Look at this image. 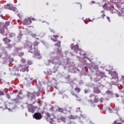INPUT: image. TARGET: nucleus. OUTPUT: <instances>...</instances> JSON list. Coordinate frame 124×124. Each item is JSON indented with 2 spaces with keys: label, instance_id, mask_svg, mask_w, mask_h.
Returning <instances> with one entry per match:
<instances>
[{
  "label": "nucleus",
  "instance_id": "1",
  "mask_svg": "<svg viewBox=\"0 0 124 124\" xmlns=\"http://www.w3.org/2000/svg\"><path fill=\"white\" fill-rule=\"evenodd\" d=\"M39 45V43L36 42H35L33 44V46L34 47L33 51H32V44L31 43H27V50L28 52L30 53H34V56L33 58H35V59H41L42 57L40 55V52H39V50H38V48L36 47Z\"/></svg>",
  "mask_w": 124,
  "mask_h": 124
},
{
  "label": "nucleus",
  "instance_id": "2",
  "mask_svg": "<svg viewBox=\"0 0 124 124\" xmlns=\"http://www.w3.org/2000/svg\"><path fill=\"white\" fill-rule=\"evenodd\" d=\"M5 8L9 10H12L15 13H18V10L15 7L13 6L12 4H7L6 5H5Z\"/></svg>",
  "mask_w": 124,
  "mask_h": 124
},
{
  "label": "nucleus",
  "instance_id": "3",
  "mask_svg": "<svg viewBox=\"0 0 124 124\" xmlns=\"http://www.w3.org/2000/svg\"><path fill=\"white\" fill-rule=\"evenodd\" d=\"M42 84H43L42 80H38L36 82V87L39 92H42L44 90L42 87Z\"/></svg>",
  "mask_w": 124,
  "mask_h": 124
},
{
  "label": "nucleus",
  "instance_id": "4",
  "mask_svg": "<svg viewBox=\"0 0 124 124\" xmlns=\"http://www.w3.org/2000/svg\"><path fill=\"white\" fill-rule=\"evenodd\" d=\"M33 118L35 120H41L42 119V114L40 112H36L33 115Z\"/></svg>",
  "mask_w": 124,
  "mask_h": 124
},
{
  "label": "nucleus",
  "instance_id": "5",
  "mask_svg": "<svg viewBox=\"0 0 124 124\" xmlns=\"http://www.w3.org/2000/svg\"><path fill=\"white\" fill-rule=\"evenodd\" d=\"M22 23L23 25H31V18H27L24 20V21H22Z\"/></svg>",
  "mask_w": 124,
  "mask_h": 124
},
{
  "label": "nucleus",
  "instance_id": "6",
  "mask_svg": "<svg viewBox=\"0 0 124 124\" xmlns=\"http://www.w3.org/2000/svg\"><path fill=\"white\" fill-rule=\"evenodd\" d=\"M71 50H73L75 53L77 54L78 53V51L80 50L79 49V46L78 45H75V46H71Z\"/></svg>",
  "mask_w": 124,
  "mask_h": 124
},
{
  "label": "nucleus",
  "instance_id": "7",
  "mask_svg": "<svg viewBox=\"0 0 124 124\" xmlns=\"http://www.w3.org/2000/svg\"><path fill=\"white\" fill-rule=\"evenodd\" d=\"M71 93L72 95H74V96H75L78 101H81V98H80L79 95L77 94L76 93H75V92H74V91H72L71 92Z\"/></svg>",
  "mask_w": 124,
  "mask_h": 124
},
{
  "label": "nucleus",
  "instance_id": "8",
  "mask_svg": "<svg viewBox=\"0 0 124 124\" xmlns=\"http://www.w3.org/2000/svg\"><path fill=\"white\" fill-rule=\"evenodd\" d=\"M20 71L22 72H25L27 71V72H29V66H27L24 65L22 66V68L20 70Z\"/></svg>",
  "mask_w": 124,
  "mask_h": 124
},
{
  "label": "nucleus",
  "instance_id": "9",
  "mask_svg": "<svg viewBox=\"0 0 124 124\" xmlns=\"http://www.w3.org/2000/svg\"><path fill=\"white\" fill-rule=\"evenodd\" d=\"M28 111L31 113H34V107L32 105H30L28 106Z\"/></svg>",
  "mask_w": 124,
  "mask_h": 124
},
{
  "label": "nucleus",
  "instance_id": "10",
  "mask_svg": "<svg viewBox=\"0 0 124 124\" xmlns=\"http://www.w3.org/2000/svg\"><path fill=\"white\" fill-rule=\"evenodd\" d=\"M57 120L58 121H59V122H63V123H66V119H65V117H63V116H59L57 118Z\"/></svg>",
  "mask_w": 124,
  "mask_h": 124
},
{
  "label": "nucleus",
  "instance_id": "11",
  "mask_svg": "<svg viewBox=\"0 0 124 124\" xmlns=\"http://www.w3.org/2000/svg\"><path fill=\"white\" fill-rule=\"evenodd\" d=\"M53 37L54 38H51V40L54 42H57L58 41V38H59V36L58 35H53Z\"/></svg>",
  "mask_w": 124,
  "mask_h": 124
},
{
  "label": "nucleus",
  "instance_id": "12",
  "mask_svg": "<svg viewBox=\"0 0 124 124\" xmlns=\"http://www.w3.org/2000/svg\"><path fill=\"white\" fill-rule=\"evenodd\" d=\"M66 124H76L75 122L70 119H66Z\"/></svg>",
  "mask_w": 124,
  "mask_h": 124
},
{
  "label": "nucleus",
  "instance_id": "13",
  "mask_svg": "<svg viewBox=\"0 0 124 124\" xmlns=\"http://www.w3.org/2000/svg\"><path fill=\"white\" fill-rule=\"evenodd\" d=\"M77 118V116L74 115H70L68 116L67 118H66V120H75Z\"/></svg>",
  "mask_w": 124,
  "mask_h": 124
},
{
  "label": "nucleus",
  "instance_id": "14",
  "mask_svg": "<svg viewBox=\"0 0 124 124\" xmlns=\"http://www.w3.org/2000/svg\"><path fill=\"white\" fill-rule=\"evenodd\" d=\"M3 41L4 42L5 44H8V43L11 42V40L7 37L3 39Z\"/></svg>",
  "mask_w": 124,
  "mask_h": 124
},
{
  "label": "nucleus",
  "instance_id": "15",
  "mask_svg": "<svg viewBox=\"0 0 124 124\" xmlns=\"http://www.w3.org/2000/svg\"><path fill=\"white\" fill-rule=\"evenodd\" d=\"M32 37L35 38L36 40H39V38H38V36H40V35H36V34H31Z\"/></svg>",
  "mask_w": 124,
  "mask_h": 124
},
{
  "label": "nucleus",
  "instance_id": "16",
  "mask_svg": "<svg viewBox=\"0 0 124 124\" xmlns=\"http://www.w3.org/2000/svg\"><path fill=\"white\" fill-rule=\"evenodd\" d=\"M27 97H28V98H30V97L31 98H32V97H33V94H32V93H31L30 92L27 93Z\"/></svg>",
  "mask_w": 124,
  "mask_h": 124
},
{
  "label": "nucleus",
  "instance_id": "17",
  "mask_svg": "<svg viewBox=\"0 0 124 124\" xmlns=\"http://www.w3.org/2000/svg\"><path fill=\"white\" fill-rule=\"evenodd\" d=\"M57 110L58 112H60L61 113H64V111H67V110L63 109L62 108H58Z\"/></svg>",
  "mask_w": 124,
  "mask_h": 124
},
{
  "label": "nucleus",
  "instance_id": "18",
  "mask_svg": "<svg viewBox=\"0 0 124 124\" xmlns=\"http://www.w3.org/2000/svg\"><path fill=\"white\" fill-rule=\"evenodd\" d=\"M94 93H100V90L97 88H94Z\"/></svg>",
  "mask_w": 124,
  "mask_h": 124
},
{
  "label": "nucleus",
  "instance_id": "19",
  "mask_svg": "<svg viewBox=\"0 0 124 124\" xmlns=\"http://www.w3.org/2000/svg\"><path fill=\"white\" fill-rule=\"evenodd\" d=\"M75 91L77 93H79L81 92V89H80L79 87H77L75 88Z\"/></svg>",
  "mask_w": 124,
  "mask_h": 124
},
{
  "label": "nucleus",
  "instance_id": "20",
  "mask_svg": "<svg viewBox=\"0 0 124 124\" xmlns=\"http://www.w3.org/2000/svg\"><path fill=\"white\" fill-rule=\"evenodd\" d=\"M78 52V53L79 54L80 56H82V55H84L85 54V53H84V51L81 49H79Z\"/></svg>",
  "mask_w": 124,
  "mask_h": 124
},
{
  "label": "nucleus",
  "instance_id": "21",
  "mask_svg": "<svg viewBox=\"0 0 124 124\" xmlns=\"http://www.w3.org/2000/svg\"><path fill=\"white\" fill-rule=\"evenodd\" d=\"M8 34L9 35V38H12L13 37H15V34L12 33H8Z\"/></svg>",
  "mask_w": 124,
  "mask_h": 124
},
{
  "label": "nucleus",
  "instance_id": "22",
  "mask_svg": "<svg viewBox=\"0 0 124 124\" xmlns=\"http://www.w3.org/2000/svg\"><path fill=\"white\" fill-rule=\"evenodd\" d=\"M55 46H57V47H61V41H57V43L55 44Z\"/></svg>",
  "mask_w": 124,
  "mask_h": 124
},
{
  "label": "nucleus",
  "instance_id": "23",
  "mask_svg": "<svg viewBox=\"0 0 124 124\" xmlns=\"http://www.w3.org/2000/svg\"><path fill=\"white\" fill-rule=\"evenodd\" d=\"M98 101H99V100H98V98L97 97V96H95L94 102H95V103H97Z\"/></svg>",
  "mask_w": 124,
  "mask_h": 124
},
{
  "label": "nucleus",
  "instance_id": "24",
  "mask_svg": "<svg viewBox=\"0 0 124 124\" xmlns=\"http://www.w3.org/2000/svg\"><path fill=\"white\" fill-rule=\"evenodd\" d=\"M51 117V114H50V113H46V118H47V119H48V118H50Z\"/></svg>",
  "mask_w": 124,
  "mask_h": 124
},
{
  "label": "nucleus",
  "instance_id": "25",
  "mask_svg": "<svg viewBox=\"0 0 124 124\" xmlns=\"http://www.w3.org/2000/svg\"><path fill=\"white\" fill-rule=\"evenodd\" d=\"M19 57H23L24 56V52H20L19 53Z\"/></svg>",
  "mask_w": 124,
  "mask_h": 124
},
{
  "label": "nucleus",
  "instance_id": "26",
  "mask_svg": "<svg viewBox=\"0 0 124 124\" xmlns=\"http://www.w3.org/2000/svg\"><path fill=\"white\" fill-rule=\"evenodd\" d=\"M21 62H22V63H25L26 62V60L22 58L21 60Z\"/></svg>",
  "mask_w": 124,
  "mask_h": 124
},
{
  "label": "nucleus",
  "instance_id": "27",
  "mask_svg": "<svg viewBox=\"0 0 124 124\" xmlns=\"http://www.w3.org/2000/svg\"><path fill=\"white\" fill-rule=\"evenodd\" d=\"M0 95H4V93L3 92L0 91Z\"/></svg>",
  "mask_w": 124,
  "mask_h": 124
},
{
  "label": "nucleus",
  "instance_id": "28",
  "mask_svg": "<svg viewBox=\"0 0 124 124\" xmlns=\"http://www.w3.org/2000/svg\"><path fill=\"white\" fill-rule=\"evenodd\" d=\"M0 33L3 34V35H4V31H0Z\"/></svg>",
  "mask_w": 124,
  "mask_h": 124
},
{
  "label": "nucleus",
  "instance_id": "29",
  "mask_svg": "<svg viewBox=\"0 0 124 124\" xmlns=\"http://www.w3.org/2000/svg\"><path fill=\"white\" fill-rule=\"evenodd\" d=\"M88 101L91 103V104H93V101L92 100H88Z\"/></svg>",
  "mask_w": 124,
  "mask_h": 124
},
{
  "label": "nucleus",
  "instance_id": "30",
  "mask_svg": "<svg viewBox=\"0 0 124 124\" xmlns=\"http://www.w3.org/2000/svg\"><path fill=\"white\" fill-rule=\"evenodd\" d=\"M106 16V15H105V14H103L101 16L102 18H103V19H104V17H105Z\"/></svg>",
  "mask_w": 124,
  "mask_h": 124
},
{
  "label": "nucleus",
  "instance_id": "31",
  "mask_svg": "<svg viewBox=\"0 0 124 124\" xmlns=\"http://www.w3.org/2000/svg\"><path fill=\"white\" fill-rule=\"evenodd\" d=\"M30 80H31V81L30 82V84H32V81L33 80V78H30Z\"/></svg>",
  "mask_w": 124,
  "mask_h": 124
},
{
  "label": "nucleus",
  "instance_id": "32",
  "mask_svg": "<svg viewBox=\"0 0 124 124\" xmlns=\"http://www.w3.org/2000/svg\"><path fill=\"white\" fill-rule=\"evenodd\" d=\"M107 19L109 22H111V20H110V17H109V16H107Z\"/></svg>",
  "mask_w": 124,
  "mask_h": 124
},
{
  "label": "nucleus",
  "instance_id": "33",
  "mask_svg": "<svg viewBox=\"0 0 124 124\" xmlns=\"http://www.w3.org/2000/svg\"><path fill=\"white\" fill-rule=\"evenodd\" d=\"M50 31H51V32H53V33H55V30L53 29H50Z\"/></svg>",
  "mask_w": 124,
  "mask_h": 124
},
{
  "label": "nucleus",
  "instance_id": "34",
  "mask_svg": "<svg viewBox=\"0 0 124 124\" xmlns=\"http://www.w3.org/2000/svg\"><path fill=\"white\" fill-rule=\"evenodd\" d=\"M7 97H8V99H10V98H11L10 95L7 94Z\"/></svg>",
  "mask_w": 124,
  "mask_h": 124
},
{
  "label": "nucleus",
  "instance_id": "35",
  "mask_svg": "<svg viewBox=\"0 0 124 124\" xmlns=\"http://www.w3.org/2000/svg\"><path fill=\"white\" fill-rule=\"evenodd\" d=\"M94 94H92L89 96V97H94Z\"/></svg>",
  "mask_w": 124,
  "mask_h": 124
},
{
  "label": "nucleus",
  "instance_id": "36",
  "mask_svg": "<svg viewBox=\"0 0 124 124\" xmlns=\"http://www.w3.org/2000/svg\"><path fill=\"white\" fill-rule=\"evenodd\" d=\"M19 72V69H18L15 72V73H18Z\"/></svg>",
  "mask_w": 124,
  "mask_h": 124
},
{
  "label": "nucleus",
  "instance_id": "37",
  "mask_svg": "<svg viewBox=\"0 0 124 124\" xmlns=\"http://www.w3.org/2000/svg\"><path fill=\"white\" fill-rule=\"evenodd\" d=\"M113 124H118V123H117V121H114Z\"/></svg>",
  "mask_w": 124,
  "mask_h": 124
},
{
  "label": "nucleus",
  "instance_id": "38",
  "mask_svg": "<svg viewBox=\"0 0 124 124\" xmlns=\"http://www.w3.org/2000/svg\"><path fill=\"white\" fill-rule=\"evenodd\" d=\"M31 20H32V21H35V18H32Z\"/></svg>",
  "mask_w": 124,
  "mask_h": 124
},
{
  "label": "nucleus",
  "instance_id": "39",
  "mask_svg": "<svg viewBox=\"0 0 124 124\" xmlns=\"http://www.w3.org/2000/svg\"><path fill=\"white\" fill-rule=\"evenodd\" d=\"M84 93H88V92L87 91V90H85V91H84Z\"/></svg>",
  "mask_w": 124,
  "mask_h": 124
},
{
  "label": "nucleus",
  "instance_id": "40",
  "mask_svg": "<svg viewBox=\"0 0 124 124\" xmlns=\"http://www.w3.org/2000/svg\"><path fill=\"white\" fill-rule=\"evenodd\" d=\"M0 17H1V18H3V16L0 15Z\"/></svg>",
  "mask_w": 124,
  "mask_h": 124
},
{
  "label": "nucleus",
  "instance_id": "41",
  "mask_svg": "<svg viewBox=\"0 0 124 124\" xmlns=\"http://www.w3.org/2000/svg\"><path fill=\"white\" fill-rule=\"evenodd\" d=\"M101 13H104V11H102Z\"/></svg>",
  "mask_w": 124,
  "mask_h": 124
},
{
  "label": "nucleus",
  "instance_id": "42",
  "mask_svg": "<svg viewBox=\"0 0 124 124\" xmlns=\"http://www.w3.org/2000/svg\"><path fill=\"white\" fill-rule=\"evenodd\" d=\"M50 124H53V122H52V121L50 122Z\"/></svg>",
  "mask_w": 124,
  "mask_h": 124
},
{
  "label": "nucleus",
  "instance_id": "43",
  "mask_svg": "<svg viewBox=\"0 0 124 124\" xmlns=\"http://www.w3.org/2000/svg\"><path fill=\"white\" fill-rule=\"evenodd\" d=\"M58 52L59 53H62V51H60V50H59Z\"/></svg>",
  "mask_w": 124,
  "mask_h": 124
},
{
  "label": "nucleus",
  "instance_id": "44",
  "mask_svg": "<svg viewBox=\"0 0 124 124\" xmlns=\"http://www.w3.org/2000/svg\"><path fill=\"white\" fill-rule=\"evenodd\" d=\"M5 35V36H7V33H6Z\"/></svg>",
  "mask_w": 124,
  "mask_h": 124
},
{
  "label": "nucleus",
  "instance_id": "45",
  "mask_svg": "<svg viewBox=\"0 0 124 124\" xmlns=\"http://www.w3.org/2000/svg\"><path fill=\"white\" fill-rule=\"evenodd\" d=\"M105 6V5H103V7H104Z\"/></svg>",
  "mask_w": 124,
  "mask_h": 124
},
{
  "label": "nucleus",
  "instance_id": "46",
  "mask_svg": "<svg viewBox=\"0 0 124 124\" xmlns=\"http://www.w3.org/2000/svg\"><path fill=\"white\" fill-rule=\"evenodd\" d=\"M8 110H11V108H8Z\"/></svg>",
  "mask_w": 124,
  "mask_h": 124
},
{
  "label": "nucleus",
  "instance_id": "47",
  "mask_svg": "<svg viewBox=\"0 0 124 124\" xmlns=\"http://www.w3.org/2000/svg\"><path fill=\"white\" fill-rule=\"evenodd\" d=\"M69 109H71V107H69Z\"/></svg>",
  "mask_w": 124,
  "mask_h": 124
},
{
  "label": "nucleus",
  "instance_id": "48",
  "mask_svg": "<svg viewBox=\"0 0 124 124\" xmlns=\"http://www.w3.org/2000/svg\"><path fill=\"white\" fill-rule=\"evenodd\" d=\"M48 3H46V5H48Z\"/></svg>",
  "mask_w": 124,
  "mask_h": 124
},
{
  "label": "nucleus",
  "instance_id": "49",
  "mask_svg": "<svg viewBox=\"0 0 124 124\" xmlns=\"http://www.w3.org/2000/svg\"><path fill=\"white\" fill-rule=\"evenodd\" d=\"M69 113H70V110L69 111Z\"/></svg>",
  "mask_w": 124,
  "mask_h": 124
},
{
  "label": "nucleus",
  "instance_id": "50",
  "mask_svg": "<svg viewBox=\"0 0 124 124\" xmlns=\"http://www.w3.org/2000/svg\"><path fill=\"white\" fill-rule=\"evenodd\" d=\"M96 74H97V73H96Z\"/></svg>",
  "mask_w": 124,
  "mask_h": 124
}]
</instances>
